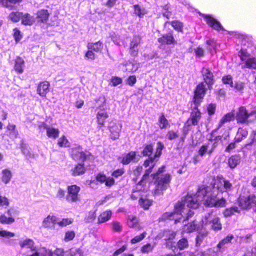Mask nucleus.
Returning <instances> with one entry per match:
<instances>
[{"label":"nucleus","mask_w":256,"mask_h":256,"mask_svg":"<svg viewBox=\"0 0 256 256\" xmlns=\"http://www.w3.org/2000/svg\"><path fill=\"white\" fill-rule=\"evenodd\" d=\"M58 145L61 148H69L70 146V144L65 136H63L58 140Z\"/></svg>","instance_id":"nucleus-45"},{"label":"nucleus","mask_w":256,"mask_h":256,"mask_svg":"<svg viewBox=\"0 0 256 256\" xmlns=\"http://www.w3.org/2000/svg\"><path fill=\"white\" fill-rule=\"evenodd\" d=\"M164 148V144L159 142L157 144V148L154 156H153L156 160L162 154V151Z\"/></svg>","instance_id":"nucleus-38"},{"label":"nucleus","mask_w":256,"mask_h":256,"mask_svg":"<svg viewBox=\"0 0 256 256\" xmlns=\"http://www.w3.org/2000/svg\"><path fill=\"white\" fill-rule=\"evenodd\" d=\"M170 10V6L168 4L163 7V16L168 19H170L172 16V12Z\"/></svg>","instance_id":"nucleus-50"},{"label":"nucleus","mask_w":256,"mask_h":256,"mask_svg":"<svg viewBox=\"0 0 256 256\" xmlns=\"http://www.w3.org/2000/svg\"><path fill=\"white\" fill-rule=\"evenodd\" d=\"M208 24L216 30H224L222 24L216 19L210 16H205Z\"/></svg>","instance_id":"nucleus-16"},{"label":"nucleus","mask_w":256,"mask_h":256,"mask_svg":"<svg viewBox=\"0 0 256 256\" xmlns=\"http://www.w3.org/2000/svg\"><path fill=\"white\" fill-rule=\"evenodd\" d=\"M72 220L69 219H63L61 222H57V224L60 227H65L68 225L72 224Z\"/></svg>","instance_id":"nucleus-60"},{"label":"nucleus","mask_w":256,"mask_h":256,"mask_svg":"<svg viewBox=\"0 0 256 256\" xmlns=\"http://www.w3.org/2000/svg\"><path fill=\"white\" fill-rule=\"evenodd\" d=\"M206 198H207L206 196H204L202 200H200L199 204H200V202H201L203 200L204 201V203L206 200ZM204 205L206 206L204 204ZM199 206H200V204H199ZM185 208H186V209L184 210V212H182V214H178V215L182 216V217L180 218H182V220H183V222L186 220H188L190 218H192L194 216V212L193 211H192V210H190V209L196 210V209L198 208L199 207L196 208H190V207L188 208V207L187 204H186Z\"/></svg>","instance_id":"nucleus-13"},{"label":"nucleus","mask_w":256,"mask_h":256,"mask_svg":"<svg viewBox=\"0 0 256 256\" xmlns=\"http://www.w3.org/2000/svg\"><path fill=\"white\" fill-rule=\"evenodd\" d=\"M12 178V172L8 170H5L2 171V181L6 184L10 182Z\"/></svg>","instance_id":"nucleus-37"},{"label":"nucleus","mask_w":256,"mask_h":256,"mask_svg":"<svg viewBox=\"0 0 256 256\" xmlns=\"http://www.w3.org/2000/svg\"><path fill=\"white\" fill-rule=\"evenodd\" d=\"M154 249V246L150 244H148L142 248L141 251L142 253L148 254L152 252Z\"/></svg>","instance_id":"nucleus-56"},{"label":"nucleus","mask_w":256,"mask_h":256,"mask_svg":"<svg viewBox=\"0 0 256 256\" xmlns=\"http://www.w3.org/2000/svg\"><path fill=\"white\" fill-rule=\"evenodd\" d=\"M50 84L48 82H40L38 86V92L42 96H46L49 92Z\"/></svg>","instance_id":"nucleus-19"},{"label":"nucleus","mask_w":256,"mask_h":256,"mask_svg":"<svg viewBox=\"0 0 256 256\" xmlns=\"http://www.w3.org/2000/svg\"><path fill=\"white\" fill-rule=\"evenodd\" d=\"M112 226V228L114 232H120L122 230V226L118 222H114Z\"/></svg>","instance_id":"nucleus-62"},{"label":"nucleus","mask_w":256,"mask_h":256,"mask_svg":"<svg viewBox=\"0 0 256 256\" xmlns=\"http://www.w3.org/2000/svg\"><path fill=\"white\" fill-rule=\"evenodd\" d=\"M22 151L28 159H34L35 158V155L29 151L26 145L22 146Z\"/></svg>","instance_id":"nucleus-40"},{"label":"nucleus","mask_w":256,"mask_h":256,"mask_svg":"<svg viewBox=\"0 0 256 256\" xmlns=\"http://www.w3.org/2000/svg\"><path fill=\"white\" fill-rule=\"evenodd\" d=\"M216 106V104H212L208 105V112L210 116H212L215 114Z\"/></svg>","instance_id":"nucleus-61"},{"label":"nucleus","mask_w":256,"mask_h":256,"mask_svg":"<svg viewBox=\"0 0 256 256\" xmlns=\"http://www.w3.org/2000/svg\"><path fill=\"white\" fill-rule=\"evenodd\" d=\"M138 220L136 217L129 216L128 220V225L130 228H134L136 226Z\"/></svg>","instance_id":"nucleus-48"},{"label":"nucleus","mask_w":256,"mask_h":256,"mask_svg":"<svg viewBox=\"0 0 256 256\" xmlns=\"http://www.w3.org/2000/svg\"><path fill=\"white\" fill-rule=\"evenodd\" d=\"M238 212V207L234 206L226 210L224 212V214L225 217H230L234 215L235 212Z\"/></svg>","instance_id":"nucleus-41"},{"label":"nucleus","mask_w":256,"mask_h":256,"mask_svg":"<svg viewBox=\"0 0 256 256\" xmlns=\"http://www.w3.org/2000/svg\"><path fill=\"white\" fill-rule=\"evenodd\" d=\"M140 206L145 210H148L152 204V201L144 198H140Z\"/></svg>","instance_id":"nucleus-44"},{"label":"nucleus","mask_w":256,"mask_h":256,"mask_svg":"<svg viewBox=\"0 0 256 256\" xmlns=\"http://www.w3.org/2000/svg\"><path fill=\"white\" fill-rule=\"evenodd\" d=\"M198 228V222L196 221H193L184 226V230L188 233H191L196 230Z\"/></svg>","instance_id":"nucleus-32"},{"label":"nucleus","mask_w":256,"mask_h":256,"mask_svg":"<svg viewBox=\"0 0 256 256\" xmlns=\"http://www.w3.org/2000/svg\"><path fill=\"white\" fill-rule=\"evenodd\" d=\"M19 244L22 248H26L30 249L32 252L36 250V248L34 247V242L30 238L20 241Z\"/></svg>","instance_id":"nucleus-22"},{"label":"nucleus","mask_w":256,"mask_h":256,"mask_svg":"<svg viewBox=\"0 0 256 256\" xmlns=\"http://www.w3.org/2000/svg\"><path fill=\"white\" fill-rule=\"evenodd\" d=\"M86 170L84 163H80L77 164L74 168L71 170V172L72 176H76L84 174L86 172Z\"/></svg>","instance_id":"nucleus-21"},{"label":"nucleus","mask_w":256,"mask_h":256,"mask_svg":"<svg viewBox=\"0 0 256 256\" xmlns=\"http://www.w3.org/2000/svg\"><path fill=\"white\" fill-rule=\"evenodd\" d=\"M206 44L208 46V50L210 52H212V50H216V42L214 40H210L206 42Z\"/></svg>","instance_id":"nucleus-54"},{"label":"nucleus","mask_w":256,"mask_h":256,"mask_svg":"<svg viewBox=\"0 0 256 256\" xmlns=\"http://www.w3.org/2000/svg\"><path fill=\"white\" fill-rule=\"evenodd\" d=\"M238 91H242L244 88V84L242 82H236L233 87Z\"/></svg>","instance_id":"nucleus-63"},{"label":"nucleus","mask_w":256,"mask_h":256,"mask_svg":"<svg viewBox=\"0 0 256 256\" xmlns=\"http://www.w3.org/2000/svg\"><path fill=\"white\" fill-rule=\"evenodd\" d=\"M236 119L238 124H248L256 120V112L248 113L244 107H240L236 113Z\"/></svg>","instance_id":"nucleus-3"},{"label":"nucleus","mask_w":256,"mask_h":256,"mask_svg":"<svg viewBox=\"0 0 256 256\" xmlns=\"http://www.w3.org/2000/svg\"><path fill=\"white\" fill-rule=\"evenodd\" d=\"M172 27L178 32H182V28L183 27L182 24L178 21H173L170 22Z\"/></svg>","instance_id":"nucleus-53"},{"label":"nucleus","mask_w":256,"mask_h":256,"mask_svg":"<svg viewBox=\"0 0 256 256\" xmlns=\"http://www.w3.org/2000/svg\"><path fill=\"white\" fill-rule=\"evenodd\" d=\"M209 145L210 144L208 145H204L200 148L198 154L201 157H203L206 153L208 154Z\"/></svg>","instance_id":"nucleus-58"},{"label":"nucleus","mask_w":256,"mask_h":256,"mask_svg":"<svg viewBox=\"0 0 256 256\" xmlns=\"http://www.w3.org/2000/svg\"><path fill=\"white\" fill-rule=\"evenodd\" d=\"M158 42L162 45L176 44L177 42L174 38L172 32L164 34L160 38H158Z\"/></svg>","instance_id":"nucleus-12"},{"label":"nucleus","mask_w":256,"mask_h":256,"mask_svg":"<svg viewBox=\"0 0 256 256\" xmlns=\"http://www.w3.org/2000/svg\"><path fill=\"white\" fill-rule=\"evenodd\" d=\"M22 24L26 26H32L35 22L34 18L28 14H24L22 13Z\"/></svg>","instance_id":"nucleus-23"},{"label":"nucleus","mask_w":256,"mask_h":256,"mask_svg":"<svg viewBox=\"0 0 256 256\" xmlns=\"http://www.w3.org/2000/svg\"><path fill=\"white\" fill-rule=\"evenodd\" d=\"M240 204L244 210H246L255 207L254 211L256 212V196L254 195H250L248 198H241Z\"/></svg>","instance_id":"nucleus-7"},{"label":"nucleus","mask_w":256,"mask_h":256,"mask_svg":"<svg viewBox=\"0 0 256 256\" xmlns=\"http://www.w3.org/2000/svg\"><path fill=\"white\" fill-rule=\"evenodd\" d=\"M58 222V218L54 216H48L42 222V226L44 228L54 229V226Z\"/></svg>","instance_id":"nucleus-17"},{"label":"nucleus","mask_w":256,"mask_h":256,"mask_svg":"<svg viewBox=\"0 0 256 256\" xmlns=\"http://www.w3.org/2000/svg\"><path fill=\"white\" fill-rule=\"evenodd\" d=\"M176 234V232L170 230L165 231L164 233V236L166 237L165 240L166 241H169L174 239Z\"/></svg>","instance_id":"nucleus-47"},{"label":"nucleus","mask_w":256,"mask_h":256,"mask_svg":"<svg viewBox=\"0 0 256 256\" xmlns=\"http://www.w3.org/2000/svg\"><path fill=\"white\" fill-rule=\"evenodd\" d=\"M222 188L218 186H212L199 188L198 192L194 196L188 195L183 198L181 201H178L174 206V212H166L160 218V222H164L166 220H175V224L180 222L182 218H176L178 214H182L186 209V204L188 207L197 208L199 206L200 200H202L204 196L206 200L204 202L206 207L208 208H223L226 206V200L222 198L219 199L218 196L222 192Z\"/></svg>","instance_id":"nucleus-1"},{"label":"nucleus","mask_w":256,"mask_h":256,"mask_svg":"<svg viewBox=\"0 0 256 256\" xmlns=\"http://www.w3.org/2000/svg\"><path fill=\"white\" fill-rule=\"evenodd\" d=\"M80 188L76 186H69L68 188V195L66 200L70 202H76L80 200L78 193Z\"/></svg>","instance_id":"nucleus-5"},{"label":"nucleus","mask_w":256,"mask_h":256,"mask_svg":"<svg viewBox=\"0 0 256 256\" xmlns=\"http://www.w3.org/2000/svg\"><path fill=\"white\" fill-rule=\"evenodd\" d=\"M222 82L225 84H228L230 86L234 87V84L233 83L232 78L231 76H227L223 77Z\"/></svg>","instance_id":"nucleus-51"},{"label":"nucleus","mask_w":256,"mask_h":256,"mask_svg":"<svg viewBox=\"0 0 256 256\" xmlns=\"http://www.w3.org/2000/svg\"><path fill=\"white\" fill-rule=\"evenodd\" d=\"M207 88L204 82L200 84L196 87L194 92V104L198 107V105L201 102V100L206 95Z\"/></svg>","instance_id":"nucleus-6"},{"label":"nucleus","mask_w":256,"mask_h":256,"mask_svg":"<svg viewBox=\"0 0 256 256\" xmlns=\"http://www.w3.org/2000/svg\"><path fill=\"white\" fill-rule=\"evenodd\" d=\"M25 62L24 60L20 57H18L15 62L14 69L18 74L23 72V68L24 66Z\"/></svg>","instance_id":"nucleus-27"},{"label":"nucleus","mask_w":256,"mask_h":256,"mask_svg":"<svg viewBox=\"0 0 256 256\" xmlns=\"http://www.w3.org/2000/svg\"><path fill=\"white\" fill-rule=\"evenodd\" d=\"M164 166L160 168L156 174H152L151 176L153 177V179L156 180V189L154 190V195H160L164 190H166L169 186L170 182V175L162 176L160 178L158 177V175L162 174L164 172Z\"/></svg>","instance_id":"nucleus-2"},{"label":"nucleus","mask_w":256,"mask_h":256,"mask_svg":"<svg viewBox=\"0 0 256 256\" xmlns=\"http://www.w3.org/2000/svg\"><path fill=\"white\" fill-rule=\"evenodd\" d=\"M71 154L72 158L74 160L80 161L82 163H84V161L90 156V153L88 154H86L82 151V148L80 147L72 149Z\"/></svg>","instance_id":"nucleus-10"},{"label":"nucleus","mask_w":256,"mask_h":256,"mask_svg":"<svg viewBox=\"0 0 256 256\" xmlns=\"http://www.w3.org/2000/svg\"><path fill=\"white\" fill-rule=\"evenodd\" d=\"M111 211H107L102 214L98 218V224H101L108 222L112 217Z\"/></svg>","instance_id":"nucleus-28"},{"label":"nucleus","mask_w":256,"mask_h":256,"mask_svg":"<svg viewBox=\"0 0 256 256\" xmlns=\"http://www.w3.org/2000/svg\"><path fill=\"white\" fill-rule=\"evenodd\" d=\"M44 130H46L47 136L50 138L56 140L59 137L60 132L58 129L45 126Z\"/></svg>","instance_id":"nucleus-20"},{"label":"nucleus","mask_w":256,"mask_h":256,"mask_svg":"<svg viewBox=\"0 0 256 256\" xmlns=\"http://www.w3.org/2000/svg\"><path fill=\"white\" fill-rule=\"evenodd\" d=\"M37 15L38 22L42 23L46 22L48 20L50 16V14L47 10H40L38 12Z\"/></svg>","instance_id":"nucleus-24"},{"label":"nucleus","mask_w":256,"mask_h":256,"mask_svg":"<svg viewBox=\"0 0 256 256\" xmlns=\"http://www.w3.org/2000/svg\"><path fill=\"white\" fill-rule=\"evenodd\" d=\"M146 232H144L140 236H138L134 238L132 240L131 242L132 244H136L142 240L146 236Z\"/></svg>","instance_id":"nucleus-55"},{"label":"nucleus","mask_w":256,"mask_h":256,"mask_svg":"<svg viewBox=\"0 0 256 256\" xmlns=\"http://www.w3.org/2000/svg\"><path fill=\"white\" fill-rule=\"evenodd\" d=\"M48 254H52L54 256H64L66 255V252L63 248H57L54 251L50 250Z\"/></svg>","instance_id":"nucleus-46"},{"label":"nucleus","mask_w":256,"mask_h":256,"mask_svg":"<svg viewBox=\"0 0 256 256\" xmlns=\"http://www.w3.org/2000/svg\"><path fill=\"white\" fill-rule=\"evenodd\" d=\"M248 134V128L242 127L238 128L236 136L234 139L237 142H240L244 138H246Z\"/></svg>","instance_id":"nucleus-18"},{"label":"nucleus","mask_w":256,"mask_h":256,"mask_svg":"<svg viewBox=\"0 0 256 256\" xmlns=\"http://www.w3.org/2000/svg\"><path fill=\"white\" fill-rule=\"evenodd\" d=\"M241 160L240 156L236 155L231 156L228 160V165L231 169L235 168L238 166Z\"/></svg>","instance_id":"nucleus-25"},{"label":"nucleus","mask_w":256,"mask_h":256,"mask_svg":"<svg viewBox=\"0 0 256 256\" xmlns=\"http://www.w3.org/2000/svg\"><path fill=\"white\" fill-rule=\"evenodd\" d=\"M15 220L12 218H8L5 216H2L0 217V222L2 224H12L14 222Z\"/></svg>","instance_id":"nucleus-49"},{"label":"nucleus","mask_w":256,"mask_h":256,"mask_svg":"<svg viewBox=\"0 0 256 256\" xmlns=\"http://www.w3.org/2000/svg\"><path fill=\"white\" fill-rule=\"evenodd\" d=\"M108 116L106 112L103 110H100L99 112L97 115V118L98 124L100 125L103 126L104 124V122L105 120L108 118Z\"/></svg>","instance_id":"nucleus-36"},{"label":"nucleus","mask_w":256,"mask_h":256,"mask_svg":"<svg viewBox=\"0 0 256 256\" xmlns=\"http://www.w3.org/2000/svg\"><path fill=\"white\" fill-rule=\"evenodd\" d=\"M96 218V211L90 212L88 215L84 218V222L86 224L92 223Z\"/></svg>","instance_id":"nucleus-39"},{"label":"nucleus","mask_w":256,"mask_h":256,"mask_svg":"<svg viewBox=\"0 0 256 256\" xmlns=\"http://www.w3.org/2000/svg\"><path fill=\"white\" fill-rule=\"evenodd\" d=\"M202 72L204 81V82L206 83L208 89L211 90L214 82L213 74L209 69L204 68L202 69Z\"/></svg>","instance_id":"nucleus-11"},{"label":"nucleus","mask_w":256,"mask_h":256,"mask_svg":"<svg viewBox=\"0 0 256 256\" xmlns=\"http://www.w3.org/2000/svg\"><path fill=\"white\" fill-rule=\"evenodd\" d=\"M154 152V145L152 144H147L144 146V150L142 154L144 156H150L152 155Z\"/></svg>","instance_id":"nucleus-35"},{"label":"nucleus","mask_w":256,"mask_h":256,"mask_svg":"<svg viewBox=\"0 0 256 256\" xmlns=\"http://www.w3.org/2000/svg\"><path fill=\"white\" fill-rule=\"evenodd\" d=\"M234 236L232 235H228V236H226V238H224V240H221L220 243L218 245V248H222L224 247V246L226 244H228L229 242H230L231 241L234 239Z\"/></svg>","instance_id":"nucleus-43"},{"label":"nucleus","mask_w":256,"mask_h":256,"mask_svg":"<svg viewBox=\"0 0 256 256\" xmlns=\"http://www.w3.org/2000/svg\"><path fill=\"white\" fill-rule=\"evenodd\" d=\"M189 247V243L188 240L186 238H182L176 244V246H174L176 249L178 248L180 250H183L188 248Z\"/></svg>","instance_id":"nucleus-29"},{"label":"nucleus","mask_w":256,"mask_h":256,"mask_svg":"<svg viewBox=\"0 0 256 256\" xmlns=\"http://www.w3.org/2000/svg\"><path fill=\"white\" fill-rule=\"evenodd\" d=\"M122 125H117L114 123H110L109 130L111 132V138L114 140L119 138L121 132Z\"/></svg>","instance_id":"nucleus-15"},{"label":"nucleus","mask_w":256,"mask_h":256,"mask_svg":"<svg viewBox=\"0 0 256 256\" xmlns=\"http://www.w3.org/2000/svg\"><path fill=\"white\" fill-rule=\"evenodd\" d=\"M22 13L20 12H12L8 16V18L14 23L20 22L22 18Z\"/></svg>","instance_id":"nucleus-34"},{"label":"nucleus","mask_w":256,"mask_h":256,"mask_svg":"<svg viewBox=\"0 0 256 256\" xmlns=\"http://www.w3.org/2000/svg\"><path fill=\"white\" fill-rule=\"evenodd\" d=\"M200 113L199 111H197L194 113L191 114L190 118L187 122L188 126H190L191 124L194 126H196L198 124V118L200 117Z\"/></svg>","instance_id":"nucleus-30"},{"label":"nucleus","mask_w":256,"mask_h":256,"mask_svg":"<svg viewBox=\"0 0 256 256\" xmlns=\"http://www.w3.org/2000/svg\"><path fill=\"white\" fill-rule=\"evenodd\" d=\"M158 122L160 124V128L161 130L166 128L168 125V122L165 118L164 114H162V116L159 118Z\"/></svg>","instance_id":"nucleus-42"},{"label":"nucleus","mask_w":256,"mask_h":256,"mask_svg":"<svg viewBox=\"0 0 256 256\" xmlns=\"http://www.w3.org/2000/svg\"><path fill=\"white\" fill-rule=\"evenodd\" d=\"M206 236L204 234L200 233L196 238V246L199 247L202 243Z\"/></svg>","instance_id":"nucleus-57"},{"label":"nucleus","mask_w":256,"mask_h":256,"mask_svg":"<svg viewBox=\"0 0 256 256\" xmlns=\"http://www.w3.org/2000/svg\"><path fill=\"white\" fill-rule=\"evenodd\" d=\"M49 251L44 248H36V250L34 252H36L38 256H48Z\"/></svg>","instance_id":"nucleus-52"},{"label":"nucleus","mask_w":256,"mask_h":256,"mask_svg":"<svg viewBox=\"0 0 256 256\" xmlns=\"http://www.w3.org/2000/svg\"><path fill=\"white\" fill-rule=\"evenodd\" d=\"M88 48L89 50H92L96 52H100L103 50L104 45L100 42L96 43H88Z\"/></svg>","instance_id":"nucleus-26"},{"label":"nucleus","mask_w":256,"mask_h":256,"mask_svg":"<svg viewBox=\"0 0 256 256\" xmlns=\"http://www.w3.org/2000/svg\"><path fill=\"white\" fill-rule=\"evenodd\" d=\"M167 136L168 139L170 140H172L178 138V135L177 133L175 132L174 131H170L168 132Z\"/></svg>","instance_id":"nucleus-64"},{"label":"nucleus","mask_w":256,"mask_h":256,"mask_svg":"<svg viewBox=\"0 0 256 256\" xmlns=\"http://www.w3.org/2000/svg\"><path fill=\"white\" fill-rule=\"evenodd\" d=\"M142 38L140 36H134L130 42L129 49L130 54L134 57L138 55L139 50V46L141 43Z\"/></svg>","instance_id":"nucleus-9"},{"label":"nucleus","mask_w":256,"mask_h":256,"mask_svg":"<svg viewBox=\"0 0 256 256\" xmlns=\"http://www.w3.org/2000/svg\"><path fill=\"white\" fill-rule=\"evenodd\" d=\"M246 54V51L244 50L239 52V56L241 58V60L242 61H246V63L242 66V68L256 69V59L250 58L247 59Z\"/></svg>","instance_id":"nucleus-8"},{"label":"nucleus","mask_w":256,"mask_h":256,"mask_svg":"<svg viewBox=\"0 0 256 256\" xmlns=\"http://www.w3.org/2000/svg\"><path fill=\"white\" fill-rule=\"evenodd\" d=\"M234 118V114L232 113H229L226 114L220 120L218 129H220L223 124L225 123L232 121Z\"/></svg>","instance_id":"nucleus-33"},{"label":"nucleus","mask_w":256,"mask_h":256,"mask_svg":"<svg viewBox=\"0 0 256 256\" xmlns=\"http://www.w3.org/2000/svg\"><path fill=\"white\" fill-rule=\"evenodd\" d=\"M22 0H2L3 6L10 10L14 8V5L20 4Z\"/></svg>","instance_id":"nucleus-31"},{"label":"nucleus","mask_w":256,"mask_h":256,"mask_svg":"<svg viewBox=\"0 0 256 256\" xmlns=\"http://www.w3.org/2000/svg\"><path fill=\"white\" fill-rule=\"evenodd\" d=\"M206 225L210 226V228L218 232L222 230V224L220 218L216 216H212V214H208L205 216Z\"/></svg>","instance_id":"nucleus-4"},{"label":"nucleus","mask_w":256,"mask_h":256,"mask_svg":"<svg viewBox=\"0 0 256 256\" xmlns=\"http://www.w3.org/2000/svg\"><path fill=\"white\" fill-rule=\"evenodd\" d=\"M76 234L74 232H66L64 240L68 242L72 240L75 237Z\"/></svg>","instance_id":"nucleus-59"},{"label":"nucleus","mask_w":256,"mask_h":256,"mask_svg":"<svg viewBox=\"0 0 256 256\" xmlns=\"http://www.w3.org/2000/svg\"><path fill=\"white\" fill-rule=\"evenodd\" d=\"M140 159V156H136V152H131L123 158L122 162L124 165H128L131 162L136 163Z\"/></svg>","instance_id":"nucleus-14"}]
</instances>
